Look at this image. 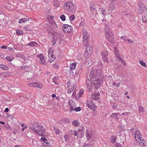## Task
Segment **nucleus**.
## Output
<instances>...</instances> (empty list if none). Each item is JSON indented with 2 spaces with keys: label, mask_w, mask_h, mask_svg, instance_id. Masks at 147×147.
<instances>
[{
  "label": "nucleus",
  "mask_w": 147,
  "mask_h": 147,
  "mask_svg": "<svg viewBox=\"0 0 147 147\" xmlns=\"http://www.w3.org/2000/svg\"><path fill=\"white\" fill-rule=\"evenodd\" d=\"M134 137L138 143L142 146H144L145 145L146 141L142 137V135L139 129L135 131Z\"/></svg>",
  "instance_id": "1"
},
{
  "label": "nucleus",
  "mask_w": 147,
  "mask_h": 147,
  "mask_svg": "<svg viewBox=\"0 0 147 147\" xmlns=\"http://www.w3.org/2000/svg\"><path fill=\"white\" fill-rule=\"evenodd\" d=\"M63 8L65 10L73 12L76 10V6L72 3L67 2L64 4Z\"/></svg>",
  "instance_id": "2"
},
{
  "label": "nucleus",
  "mask_w": 147,
  "mask_h": 147,
  "mask_svg": "<svg viewBox=\"0 0 147 147\" xmlns=\"http://www.w3.org/2000/svg\"><path fill=\"white\" fill-rule=\"evenodd\" d=\"M107 26L105 27V35L107 40L110 42H112L114 40L113 35L111 31L107 29Z\"/></svg>",
  "instance_id": "3"
},
{
  "label": "nucleus",
  "mask_w": 147,
  "mask_h": 147,
  "mask_svg": "<svg viewBox=\"0 0 147 147\" xmlns=\"http://www.w3.org/2000/svg\"><path fill=\"white\" fill-rule=\"evenodd\" d=\"M103 79L100 76L96 80L92 81V83L93 84L94 88L96 89H98L100 85L103 82Z\"/></svg>",
  "instance_id": "4"
},
{
  "label": "nucleus",
  "mask_w": 147,
  "mask_h": 147,
  "mask_svg": "<svg viewBox=\"0 0 147 147\" xmlns=\"http://www.w3.org/2000/svg\"><path fill=\"white\" fill-rule=\"evenodd\" d=\"M82 34L83 35V44L84 46H86L88 44L89 34L87 30L85 29L82 30Z\"/></svg>",
  "instance_id": "5"
},
{
  "label": "nucleus",
  "mask_w": 147,
  "mask_h": 147,
  "mask_svg": "<svg viewBox=\"0 0 147 147\" xmlns=\"http://www.w3.org/2000/svg\"><path fill=\"white\" fill-rule=\"evenodd\" d=\"M137 9L139 10L140 13H143L144 12L147 13V9L145 5L142 3H139L136 5Z\"/></svg>",
  "instance_id": "6"
},
{
  "label": "nucleus",
  "mask_w": 147,
  "mask_h": 147,
  "mask_svg": "<svg viewBox=\"0 0 147 147\" xmlns=\"http://www.w3.org/2000/svg\"><path fill=\"white\" fill-rule=\"evenodd\" d=\"M38 124L36 123H33L32 126L28 127L29 128L31 129L32 131L36 133L39 136H43V134H40L39 132L36 129V127L38 128Z\"/></svg>",
  "instance_id": "7"
},
{
  "label": "nucleus",
  "mask_w": 147,
  "mask_h": 147,
  "mask_svg": "<svg viewBox=\"0 0 147 147\" xmlns=\"http://www.w3.org/2000/svg\"><path fill=\"white\" fill-rule=\"evenodd\" d=\"M62 30L66 33H70L73 31L72 27L68 24H63L62 26Z\"/></svg>",
  "instance_id": "8"
},
{
  "label": "nucleus",
  "mask_w": 147,
  "mask_h": 147,
  "mask_svg": "<svg viewBox=\"0 0 147 147\" xmlns=\"http://www.w3.org/2000/svg\"><path fill=\"white\" fill-rule=\"evenodd\" d=\"M53 50L50 47L48 51V57L49 61L51 62L53 61L55 59V57L53 55Z\"/></svg>",
  "instance_id": "9"
},
{
  "label": "nucleus",
  "mask_w": 147,
  "mask_h": 147,
  "mask_svg": "<svg viewBox=\"0 0 147 147\" xmlns=\"http://www.w3.org/2000/svg\"><path fill=\"white\" fill-rule=\"evenodd\" d=\"M37 57L39 58V62L41 64L43 65L45 63V60L44 57L43 55L40 54L37 55Z\"/></svg>",
  "instance_id": "10"
},
{
  "label": "nucleus",
  "mask_w": 147,
  "mask_h": 147,
  "mask_svg": "<svg viewBox=\"0 0 147 147\" xmlns=\"http://www.w3.org/2000/svg\"><path fill=\"white\" fill-rule=\"evenodd\" d=\"M100 93L98 92H94L91 95V98L92 100H96L100 98Z\"/></svg>",
  "instance_id": "11"
},
{
  "label": "nucleus",
  "mask_w": 147,
  "mask_h": 147,
  "mask_svg": "<svg viewBox=\"0 0 147 147\" xmlns=\"http://www.w3.org/2000/svg\"><path fill=\"white\" fill-rule=\"evenodd\" d=\"M101 56L104 62L107 61V53L106 51H102L101 53Z\"/></svg>",
  "instance_id": "12"
},
{
  "label": "nucleus",
  "mask_w": 147,
  "mask_h": 147,
  "mask_svg": "<svg viewBox=\"0 0 147 147\" xmlns=\"http://www.w3.org/2000/svg\"><path fill=\"white\" fill-rule=\"evenodd\" d=\"M38 131L40 134H45L46 133V130L41 125H38Z\"/></svg>",
  "instance_id": "13"
},
{
  "label": "nucleus",
  "mask_w": 147,
  "mask_h": 147,
  "mask_svg": "<svg viewBox=\"0 0 147 147\" xmlns=\"http://www.w3.org/2000/svg\"><path fill=\"white\" fill-rule=\"evenodd\" d=\"M87 106L89 108L92 109L94 111L96 110V107L95 105L92 104H90L88 101L87 102Z\"/></svg>",
  "instance_id": "14"
},
{
  "label": "nucleus",
  "mask_w": 147,
  "mask_h": 147,
  "mask_svg": "<svg viewBox=\"0 0 147 147\" xmlns=\"http://www.w3.org/2000/svg\"><path fill=\"white\" fill-rule=\"evenodd\" d=\"M86 131V136L88 140H90L92 136V131L89 129H87Z\"/></svg>",
  "instance_id": "15"
},
{
  "label": "nucleus",
  "mask_w": 147,
  "mask_h": 147,
  "mask_svg": "<svg viewBox=\"0 0 147 147\" xmlns=\"http://www.w3.org/2000/svg\"><path fill=\"white\" fill-rule=\"evenodd\" d=\"M117 115H120V114L118 113H113L111 115L110 117L117 121L118 119V118L117 117Z\"/></svg>",
  "instance_id": "16"
},
{
  "label": "nucleus",
  "mask_w": 147,
  "mask_h": 147,
  "mask_svg": "<svg viewBox=\"0 0 147 147\" xmlns=\"http://www.w3.org/2000/svg\"><path fill=\"white\" fill-rule=\"evenodd\" d=\"M109 9L108 11L111 12L113 11V10L115 9V5L112 3H110L109 5Z\"/></svg>",
  "instance_id": "17"
},
{
  "label": "nucleus",
  "mask_w": 147,
  "mask_h": 147,
  "mask_svg": "<svg viewBox=\"0 0 147 147\" xmlns=\"http://www.w3.org/2000/svg\"><path fill=\"white\" fill-rule=\"evenodd\" d=\"M29 20V19L28 18H22L19 20L18 22L19 24H21L22 23H24L28 21Z\"/></svg>",
  "instance_id": "18"
},
{
  "label": "nucleus",
  "mask_w": 147,
  "mask_h": 147,
  "mask_svg": "<svg viewBox=\"0 0 147 147\" xmlns=\"http://www.w3.org/2000/svg\"><path fill=\"white\" fill-rule=\"evenodd\" d=\"M87 87L89 90H90L92 88V84H91L90 81L88 80L86 81Z\"/></svg>",
  "instance_id": "19"
},
{
  "label": "nucleus",
  "mask_w": 147,
  "mask_h": 147,
  "mask_svg": "<svg viewBox=\"0 0 147 147\" xmlns=\"http://www.w3.org/2000/svg\"><path fill=\"white\" fill-rule=\"evenodd\" d=\"M37 44V43L35 42H31L29 43H27L26 45V46H30L31 47H32L35 46Z\"/></svg>",
  "instance_id": "20"
},
{
  "label": "nucleus",
  "mask_w": 147,
  "mask_h": 147,
  "mask_svg": "<svg viewBox=\"0 0 147 147\" xmlns=\"http://www.w3.org/2000/svg\"><path fill=\"white\" fill-rule=\"evenodd\" d=\"M92 53H91L90 51L87 53V52H85L84 55L85 58L86 59L89 58L91 56V55Z\"/></svg>",
  "instance_id": "21"
},
{
  "label": "nucleus",
  "mask_w": 147,
  "mask_h": 147,
  "mask_svg": "<svg viewBox=\"0 0 147 147\" xmlns=\"http://www.w3.org/2000/svg\"><path fill=\"white\" fill-rule=\"evenodd\" d=\"M76 62H74L71 63L70 66V68L71 70L74 69L76 67Z\"/></svg>",
  "instance_id": "22"
},
{
  "label": "nucleus",
  "mask_w": 147,
  "mask_h": 147,
  "mask_svg": "<svg viewBox=\"0 0 147 147\" xmlns=\"http://www.w3.org/2000/svg\"><path fill=\"white\" fill-rule=\"evenodd\" d=\"M72 124L74 126L77 127L79 126V123L78 120H75L72 122Z\"/></svg>",
  "instance_id": "23"
},
{
  "label": "nucleus",
  "mask_w": 147,
  "mask_h": 147,
  "mask_svg": "<svg viewBox=\"0 0 147 147\" xmlns=\"http://www.w3.org/2000/svg\"><path fill=\"white\" fill-rule=\"evenodd\" d=\"M84 93V89H81L80 91L78 94V97L79 98L81 97L83 94Z\"/></svg>",
  "instance_id": "24"
},
{
  "label": "nucleus",
  "mask_w": 147,
  "mask_h": 147,
  "mask_svg": "<svg viewBox=\"0 0 147 147\" xmlns=\"http://www.w3.org/2000/svg\"><path fill=\"white\" fill-rule=\"evenodd\" d=\"M89 76L91 80L92 79L95 77V76L94 74V71L93 70L91 71L89 74Z\"/></svg>",
  "instance_id": "25"
},
{
  "label": "nucleus",
  "mask_w": 147,
  "mask_h": 147,
  "mask_svg": "<svg viewBox=\"0 0 147 147\" xmlns=\"http://www.w3.org/2000/svg\"><path fill=\"white\" fill-rule=\"evenodd\" d=\"M118 60L120 61L121 63L124 66H125L126 65V63L125 62L122 60V58L121 57H118Z\"/></svg>",
  "instance_id": "26"
},
{
  "label": "nucleus",
  "mask_w": 147,
  "mask_h": 147,
  "mask_svg": "<svg viewBox=\"0 0 147 147\" xmlns=\"http://www.w3.org/2000/svg\"><path fill=\"white\" fill-rule=\"evenodd\" d=\"M146 14L142 16V20L143 22L147 21V13L144 12Z\"/></svg>",
  "instance_id": "27"
},
{
  "label": "nucleus",
  "mask_w": 147,
  "mask_h": 147,
  "mask_svg": "<svg viewBox=\"0 0 147 147\" xmlns=\"http://www.w3.org/2000/svg\"><path fill=\"white\" fill-rule=\"evenodd\" d=\"M54 6L55 8L59 6V2L57 1V0H54L53 1Z\"/></svg>",
  "instance_id": "28"
},
{
  "label": "nucleus",
  "mask_w": 147,
  "mask_h": 147,
  "mask_svg": "<svg viewBox=\"0 0 147 147\" xmlns=\"http://www.w3.org/2000/svg\"><path fill=\"white\" fill-rule=\"evenodd\" d=\"M116 137L114 136H112L111 137V142L113 144H116Z\"/></svg>",
  "instance_id": "29"
},
{
  "label": "nucleus",
  "mask_w": 147,
  "mask_h": 147,
  "mask_svg": "<svg viewBox=\"0 0 147 147\" xmlns=\"http://www.w3.org/2000/svg\"><path fill=\"white\" fill-rule=\"evenodd\" d=\"M114 51L115 53V55L116 57H117V59H118V57H120L119 55V53L117 48L115 47L114 48Z\"/></svg>",
  "instance_id": "30"
},
{
  "label": "nucleus",
  "mask_w": 147,
  "mask_h": 147,
  "mask_svg": "<svg viewBox=\"0 0 147 147\" xmlns=\"http://www.w3.org/2000/svg\"><path fill=\"white\" fill-rule=\"evenodd\" d=\"M92 47L91 46H89L87 47L85 52H87V53L90 51L91 53H92Z\"/></svg>",
  "instance_id": "31"
},
{
  "label": "nucleus",
  "mask_w": 147,
  "mask_h": 147,
  "mask_svg": "<svg viewBox=\"0 0 147 147\" xmlns=\"http://www.w3.org/2000/svg\"><path fill=\"white\" fill-rule=\"evenodd\" d=\"M40 140L44 142L46 144H48L49 143L47 140L44 137H42L40 139Z\"/></svg>",
  "instance_id": "32"
},
{
  "label": "nucleus",
  "mask_w": 147,
  "mask_h": 147,
  "mask_svg": "<svg viewBox=\"0 0 147 147\" xmlns=\"http://www.w3.org/2000/svg\"><path fill=\"white\" fill-rule=\"evenodd\" d=\"M53 128L56 134H59L60 133V131L58 127L55 126H54Z\"/></svg>",
  "instance_id": "33"
},
{
  "label": "nucleus",
  "mask_w": 147,
  "mask_h": 147,
  "mask_svg": "<svg viewBox=\"0 0 147 147\" xmlns=\"http://www.w3.org/2000/svg\"><path fill=\"white\" fill-rule=\"evenodd\" d=\"M28 86L29 87H36V83H31L28 84Z\"/></svg>",
  "instance_id": "34"
},
{
  "label": "nucleus",
  "mask_w": 147,
  "mask_h": 147,
  "mask_svg": "<svg viewBox=\"0 0 147 147\" xmlns=\"http://www.w3.org/2000/svg\"><path fill=\"white\" fill-rule=\"evenodd\" d=\"M84 131V128L83 126L80 127L79 129L78 130V132H80L82 133H83Z\"/></svg>",
  "instance_id": "35"
},
{
  "label": "nucleus",
  "mask_w": 147,
  "mask_h": 147,
  "mask_svg": "<svg viewBox=\"0 0 147 147\" xmlns=\"http://www.w3.org/2000/svg\"><path fill=\"white\" fill-rule=\"evenodd\" d=\"M139 63L140 65L144 67H146V65L145 62H144L143 60H141L139 61Z\"/></svg>",
  "instance_id": "36"
},
{
  "label": "nucleus",
  "mask_w": 147,
  "mask_h": 147,
  "mask_svg": "<svg viewBox=\"0 0 147 147\" xmlns=\"http://www.w3.org/2000/svg\"><path fill=\"white\" fill-rule=\"evenodd\" d=\"M36 84L37 86H36V87L40 88H42V85L39 82H37L36 83Z\"/></svg>",
  "instance_id": "37"
},
{
  "label": "nucleus",
  "mask_w": 147,
  "mask_h": 147,
  "mask_svg": "<svg viewBox=\"0 0 147 147\" xmlns=\"http://www.w3.org/2000/svg\"><path fill=\"white\" fill-rule=\"evenodd\" d=\"M120 84V82H119L117 84H116L115 82H113L112 84L113 85V86H115L117 87H118L119 86V84Z\"/></svg>",
  "instance_id": "38"
},
{
  "label": "nucleus",
  "mask_w": 147,
  "mask_h": 147,
  "mask_svg": "<svg viewBox=\"0 0 147 147\" xmlns=\"http://www.w3.org/2000/svg\"><path fill=\"white\" fill-rule=\"evenodd\" d=\"M16 56L17 57H19L21 59H23L24 55L20 53H18L16 54Z\"/></svg>",
  "instance_id": "39"
},
{
  "label": "nucleus",
  "mask_w": 147,
  "mask_h": 147,
  "mask_svg": "<svg viewBox=\"0 0 147 147\" xmlns=\"http://www.w3.org/2000/svg\"><path fill=\"white\" fill-rule=\"evenodd\" d=\"M138 110L140 112H143L144 111V108L142 106H138Z\"/></svg>",
  "instance_id": "40"
},
{
  "label": "nucleus",
  "mask_w": 147,
  "mask_h": 147,
  "mask_svg": "<svg viewBox=\"0 0 147 147\" xmlns=\"http://www.w3.org/2000/svg\"><path fill=\"white\" fill-rule=\"evenodd\" d=\"M0 67L4 70H7V67L4 65H0Z\"/></svg>",
  "instance_id": "41"
},
{
  "label": "nucleus",
  "mask_w": 147,
  "mask_h": 147,
  "mask_svg": "<svg viewBox=\"0 0 147 147\" xmlns=\"http://www.w3.org/2000/svg\"><path fill=\"white\" fill-rule=\"evenodd\" d=\"M74 89V88L72 86L71 87L69 88L67 91V92L68 93H70Z\"/></svg>",
  "instance_id": "42"
},
{
  "label": "nucleus",
  "mask_w": 147,
  "mask_h": 147,
  "mask_svg": "<svg viewBox=\"0 0 147 147\" xmlns=\"http://www.w3.org/2000/svg\"><path fill=\"white\" fill-rule=\"evenodd\" d=\"M16 33L17 34H23V31L19 30H16Z\"/></svg>",
  "instance_id": "43"
},
{
  "label": "nucleus",
  "mask_w": 147,
  "mask_h": 147,
  "mask_svg": "<svg viewBox=\"0 0 147 147\" xmlns=\"http://www.w3.org/2000/svg\"><path fill=\"white\" fill-rule=\"evenodd\" d=\"M60 18L63 21H64L65 20V16L63 14L61 15L60 16Z\"/></svg>",
  "instance_id": "44"
},
{
  "label": "nucleus",
  "mask_w": 147,
  "mask_h": 147,
  "mask_svg": "<svg viewBox=\"0 0 147 147\" xmlns=\"http://www.w3.org/2000/svg\"><path fill=\"white\" fill-rule=\"evenodd\" d=\"M6 59L9 62L11 61L12 60V58L11 57L9 56H7L6 57Z\"/></svg>",
  "instance_id": "45"
},
{
  "label": "nucleus",
  "mask_w": 147,
  "mask_h": 147,
  "mask_svg": "<svg viewBox=\"0 0 147 147\" xmlns=\"http://www.w3.org/2000/svg\"><path fill=\"white\" fill-rule=\"evenodd\" d=\"M81 110V109L80 107H76L74 109V110L76 112L79 111Z\"/></svg>",
  "instance_id": "46"
},
{
  "label": "nucleus",
  "mask_w": 147,
  "mask_h": 147,
  "mask_svg": "<svg viewBox=\"0 0 147 147\" xmlns=\"http://www.w3.org/2000/svg\"><path fill=\"white\" fill-rule=\"evenodd\" d=\"M69 18L70 20V21H72L74 19L75 16L74 15H72L69 17Z\"/></svg>",
  "instance_id": "47"
},
{
  "label": "nucleus",
  "mask_w": 147,
  "mask_h": 147,
  "mask_svg": "<svg viewBox=\"0 0 147 147\" xmlns=\"http://www.w3.org/2000/svg\"><path fill=\"white\" fill-rule=\"evenodd\" d=\"M58 78V77H56V78H53V80L54 82V83L56 84H58V83L56 81V79Z\"/></svg>",
  "instance_id": "48"
},
{
  "label": "nucleus",
  "mask_w": 147,
  "mask_h": 147,
  "mask_svg": "<svg viewBox=\"0 0 147 147\" xmlns=\"http://www.w3.org/2000/svg\"><path fill=\"white\" fill-rule=\"evenodd\" d=\"M53 67L54 68H56V69H58L59 67V65L56 64H54L53 65Z\"/></svg>",
  "instance_id": "49"
},
{
  "label": "nucleus",
  "mask_w": 147,
  "mask_h": 147,
  "mask_svg": "<svg viewBox=\"0 0 147 147\" xmlns=\"http://www.w3.org/2000/svg\"><path fill=\"white\" fill-rule=\"evenodd\" d=\"M64 137L65 139V140L66 142H67L68 140V138L67 137V135H64Z\"/></svg>",
  "instance_id": "50"
},
{
  "label": "nucleus",
  "mask_w": 147,
  "mask_h": 147,
  "mask_svg": "<svg viewBox=\"0 0 147 147\" xmlns=\"http://www.w3.org/2000/svg\"><path fill=\"white\" fill-rule=\"evenodd\" d=\"M116 147H122L121 144L119 143H116L114 144Z\"/></svg>",
  "instance_id": "51"
},
{
  "label": "nucleus",
  "mask_w": 147,
  "mask_h": 147,
  "mask_svg": "<svg viewBox=\"0 0 147 147\" xmlns=\"http://www.w3.org/2000/svg\"><path fill=\"white\" fill-rule=\"evenodd\" d=\"M91 59H90L88 61V63L87 64V65H89V66H90L92 64V62H91L90 63V62H89V61H90V62H91Z\"/></svg>",
  "instance_id": "52"
},
{
  "label": "nucleus",
  "mask_w": 147,
  "mask_h": 147,
  "mask_svg": "<svg viewBox=\"0 0 147 147\" xmlns=\"http://www.w3.org/2000/svg\"><path fill=\"white\" fill-rule=\"evenodd\" d=\"M101 12H102V14L105 15V11L103 9H101Z\"/></svg>",
  "instance_id": "53"
},
{
  "label": "nucleus",
  "mask_w": 147,
  "mask_h": 147,
  "mask_svg": "<svg viewBox=\"0 0 147 147\" xmlns=\"http://www.w3.org/2000/svg\"><path fill=\"white\" fill-rule=\"evenodd\" d=\"M84 25V23L83 22L81 21L79 24V26L80 27H82Z\"/></svg>",
  "instance_id": "54"
},
{
  "label": "nucleus",
  "mask_w": 147,
  "mask_h": 147,
  "mask_svg": "<svg viewBox=\"0 0 147 147\" xmlns=\"http://www.w3.org/2000/svg\"><path fill=\"white\" fill-rule=\"evenodd\" d=\"M7 73H3L0 74V76H5L7 75Z\"/></svg>",
  "instance_id": "55"
},
{
  "label": "nucleus",
  "mask_w": 147,
  "mask_h": 147,
  "mask_svg": "<svg viewBox=\"0 0 147 147\" xmlns=\"http://www.w3.org/2000/svg\"><path fill=\"white\" fill-rule=\"evenodd\" d=\"M8 49L11 51H13V49L12 47H8Z\"/></svg>",
  "instance_id": "56"
},
{
  "label": "nucleus",
  "mask_w": 147,
  "mask_h": 147,
  "mask_svg": "<svg viewBox=\"0 0 147 147\" xmlns=\"http://www.w3.org/2000/svg\"><path fill=\"white\" fill-rule=\"evenodd\" d=\"M9 111V109L8 108H6L4 112L5 113L8 112Z\"/></svg>",
  "instance_id": "57"
},
{
  "label": "nucleus",
  "mask_w": 147,
  "mask_h": 147,
  "mask_svg": "<svg viewBox=\"0 0 147 147\" xmlns=\"http://www.w3.org/2000/svg\"><path fill=\"white\" fill-rule=\"evenodd\" d=\"M83 147H90V146L89 144H85L84 146Z\"/></svg>",
  "instance_id": "58"
},
{
  "label": "nucleus",
  "mask_w": 147,
  "mask_h": 147,
  "mask_svg": "<svg viewBox=\"0 0 147 147\" xmlns=\"http://www.w3.org/2000/svg\"><path fill=\"white\" fill-rule=\"evenodd\" d=\"M74 135L75 136H76L77 135V134H78L77 132V131H74Z\"/></svg>",
  "instance_id": "59"
},
{
  "label": "nucleus",
  "mask_w": 147,
  "mask_h": 147,
  "mask_svg": "<svg viewBox=\"0 0 147 147\" xmlns=\"http://www.w3.org/2000/svg\"><path fill=\"white\" fill-rule=\"evenodd\" d=\"M127 40L128 41V42L129 43L131 44L133 42V41L130 39H127Z\"/></svg>",
  "instance_id": "60"
},
{
  "label": "nucleus",
  "mask_w": 147,
  "mask_h": 147,
  "mask_svg": "<svg viewBox=\"0 0 147 147\" xmlns=\"http://www.w3.org/2000/svg\"><path fill=\"white\" fill-rule=\"evenodd\" d=\"M23 29L26 31H28V30L27 27L24 26L23 27Z\"/></svg>",
  "instance_id": "61"
},
{
  "label": "nucleus",
  "mask_w": 147,
  "mask_h": 147,
  "mask_svg": "<svg viewBox=\"0 0 147 147\" xmlns=\"http://www.w3.org/2000/svg\"><path fill=\"white\" fill-rule=\"evenodd\" d=\"M1 47L2 48L5 49H6L7 48L6 46H2Z\"/></svg>",
  "instance_id": "62"
},
{
  "label": "nucleus",
  "mask_w": 147,
  "mask_h": 147,
  "mask_svg": "<svg viewBox=\"0 0 147 147\" xmlns=\"http://www.w3.org/2000/svg\"><path fill=\"white\" fill-rule=\"evenodd\" d=\"M128 113H129L128 112L123 113H122L121 115H125V114L126 115H127Z\"/></svg>",
  "instance_id": "63"
},
{
  "label": "nucleus",
  "mask_w": 147,
  "mask_h": 147,
  "mask_svg": "<svg viewBox=\"0 0 147 147\" xmlns=\"http://www.w3.org/2000/svg\"><path fill=\"white\" fill-rule=\"evenodd\" d=\"M5 122L3 121H0V124L2 125H4L5 124Z\"/></svg>",
  "instance_id": "64"
}]
</instances>
